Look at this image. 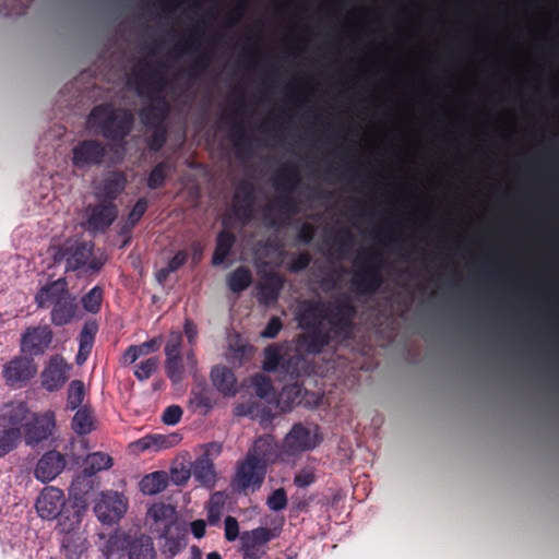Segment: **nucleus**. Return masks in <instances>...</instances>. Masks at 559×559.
Segmentation results:
<instances>
[{
  "label": "nucleus",
  "instance_id": "f257e3e1",
  "mask_svg": "<svg viewBox=\"0 0 559 559\" xmlns=\"http://www.w3.org/2000/svg\"><path fill=\"white\" fill-rule=\"evenodd\" d=\"M357 309L347 296H342L325 307L322 302L305 300L298 312L300 348L309 355H318L332 344L352 340Z\"/></svg>",
  "mask_w": 559,
  "mask_h": 559
},
{
  "label": "nucleus",
  "instance_id": "f03ea898",
  "mask_svg": "<svg viewBox=\"0 0 559 559\" xmlns=\"http://www.w3.org/2000/svg\"><path fill=\"white\" fill-rule=\"evenodd\" d=\"M163 63L155 64L144 61L132 72L130 85L138 95L145 97L150 103L140 110V118L144 126H163L169 114V104L163 92L167 85V79L162 71Z\"/></svg>",
  "mask_w": 559,
  "mask_h": 559
},
{
  "label": "nucleus",
  "instance_id": "7ed1b4c3",
  "mask_svg": "<svg viewBox=\"0 0 559 559\" xmlns=\"http://www.w3.org/2000/svg\"><path fill=\"white\" fill-rule=\"evenodd\" d=\"M35 508L43 520H57L60 530L78 528L86 510L82 500L67 501L63 491L53 486L41 490Z\"/></svg>",
  "mask_w": 559,
  "mask_h": 559
},
{
  "label": "nucleus",
  "instance_id": "20e7f679",
  "mask_svg": "<svg viewBox=\"0 0 559 559\" xmlns=\"http://www.w3.org/2000/svg\"><path fill=\"white\" fill-rule=\"evenodd\" d=\"M38 308H51L50 320L56 326L71 323L78 316L76 297L69 292L66 277H60L43 286L35 295Z\"/></svg>",
  "mask_w": 559,
  "mask_h": 559
},
{
  "label": "nucleus",
  "instance_id": "39448f33",
  "mask_svg": "<svg viewBox=\"0 0 559 559\" xmlns=\"http://www.w3.org/2000/svg\"><path fill=\"white\" fill-rule=\"evenodd\" d=\"M87 124L95 133L118 143L130 134L133 116L128 109L115 108L111 104H100L91 110Z\"/></svg>",
  "mask_w": 559,
  "mask_h": 559
},
{
  "label": "nucleus",
  "instance_id": "423d86ee",
  "mask_svg": "<svg viewBox=\"0 0 559 559\" xmlns=\"http://www.w3.org/2000/svg\"><path fill=\"white\" fill-rule=\"evenodd\" d=\"M94 243L83 240H66L53 252L56 263H66V272L82 271L84 274H96L105 264V259L94 257Z\"/></svg>",
  "mask_w": 559,
  "mask_h": 559
},
{
  "label": "nucleus",
  "instance_id": "0eeeda50",
  "mask_svg": "<svg viewBox=\"0 0 559 559\" xmlns=\"http://www.w3.org/2000/svg\"><path fill=\"white\" fill-rule=\"evenodd\" d=\"M380 254L372 251H365L355 261L359 267L352 277V290L358 296L374 295L383 284L379 263Z\"/></svg>",
  "mask_w": 559,
  "mask_h": 559
},
{
  "label": "nucleus",
  "instance_id": "6e6552de",
  "mask_svg": "<svg viewBox=\"0 0 559 559\" xmlns=\"http://www.w3.org/2000/svg\"><path fill=\"white\" fill-rule=\"evenodd\" d=\"M267 468L265 464L259 463L252 455H246L245 460L239 462L233 478L235 490L243 493L259 490L264 481Z\"/></svg>",
  "mask_w": 559,
  "mask_h": 559
},
{
  "label": "nucleus",
  "instance_id": "1a4fd4ad",
  "mask_svg": "<svg viewBox=\"0 0 559 559\" xmlns=\"http://www.w3.org/2000/svg\"><path fill=\"white\" fill-rule=\"evenodd\" d=\"M37 365L28 355L13 357L2 368V378L12 389H22L36 376Z\"/></svg>",
  "mask_w": 559,
  "mask_h": 559
},
{
  "label": "nucleus",
  "instance_id": "9d476101",
  "mask_svg": "<svg viewBox=\"0 0 559 559\" xmlns=\"http://www.w3.org/2000/svg\"><path fill=\"white\" fill-rule=\"evenodd\" d=\"M83 227L90 234H104L118 217V207L112 202L99 201L85 207Z\"/></svg>",
  "mask_w": 559,
  "mask_h": 559
},
{
  "label": "nucleus",
  "instance_id": "9b49d317",
  "mask_svg": "<svg viewBox=\"0 0 559 559\" xmlns=\"http://www.w3.org/2000/svg\"><path fill=\"white\" fill-rule=\"evenodd\" d=\"M280 535L277 528L257 527L240 534V552L243 559H261L269 542Z\"/></svg>",
  "mask_w": 559,
  "mask_h": 559
},
{
  "label": "nucleus",
  "instance_id": "f8f14e48",
  "mask_svg": "<svg viewBox=\"0 0 559 559\" xmlns=\"http://www.w3.org/2000/svg\"><path fill=\"white\" fill-rule=\"evenodd\" d=\"M56 425V414L51 409L32 414L31 419L23 425L25 443L35 447L48 440L53 435Z\"/></svg>",
  "mask_w": 559,
  "mask_h": 559
},
{
  "label": "nucleus",
  "instance_id": "ddd939ff",
  "mask_svg": "<svg viewBox=\"0 0 559 559\" xmlns=\"http://www.w3.org/2000/svg\"><path fill=\"white\" fill-rule=\"evenodd\" d=\"M106 146L97 140H82L72 148V163L78 169L100 165L106 156Z\"/></svg>",
  "mask_w": 559,
  "mask_h": 559
},
{
  "label": "nucleus",
  "instance_id": "4468645a",
  "mask_svg": "<svg viewBox=\"0 0 559 559\" xmlns=\"http://www.w3.org/2000/svg\"><path fill=\"white\" fill-rule=\"evenodd\" d=\"M182 335L180 332H171L165 345V371L173 383H179L183 379L185 365L181 355Z\"/></svg>",
  "mask_w": 559,
  "mask_h": 559
},
{
  "label": "nucleus",
  "instance_id": "2eb2a0df",
  "mask_svg": "<svg viewBox=\"0 0 559 559\" xmlns=\"http://www.w3.org/2000/svg\"><path fill=\"white\" fill-rule=\"evenodd\" d=\"M128 503L123 495L108 491L102 495L94 510L102 523L112 524L119 521L127 512Z\"/></svg>",
  "mask_w": 559,
  "mask_h": 559
},
{
  "label": "nucleus",
  "instance_id": "dca6fc26",
  "mask_svg": "<svg viewBox=\"0 0 559 559\" xmlns=\"http://www.w3.org/2000/svg\"><path fill=\"white\" fill-rule=\"evenodd\" d=\"M52 338L53 333L48 325L27 328L21 337V350L32 358L43 355L49 348Z\"/></svg>",
  "mask_w": 559,
  "mask_h": 559
},
{
  "label": "nucleus",
  "instance_id": "f3484780",
  "mask_svg": "<svg viewBox=\"0 0 559 559\" xmlns=\"http://www.w3.org/2000/svg\"><path fill=\"white\" fill-rule=\"evenodd\" d=\"M164 538L162 552L166 559H173L181 552L187 546L188 530L185 523L179 521H169L160 533Z\"/></svg>",
  "mask_w": 559,
  "mask_h": 559
},
{
  "label": "nucleus",
  "instance_id": "a211bd4d",
  "mask_svg": "<svg viewBox=\"0 0 559 559\" xmlns=\"http://www.w3.org/2000/svg\"><path fill=\"white\" fill-rule=\"evenodd\" d=\"M69 369L70 366L61 356H52L41 371V386L48 392L59 391L69 379Z\"/></svg>",
  "mask_w": 559,
  "mask_h": 559
},
{
  "label": "nucleus",
  "instance_id": "6ab92c4d",
  "mask_svg": "<svg viewBox=\"0 0 559 559\" xmlns=\"http://www.w3.org/2000/svg\"><path fill=\"white\" fill-rule=\"evenodd\" d=\"M320 442L317 432L298 423L295 424L284 439V449L288 454L312 450Z\"/></svg>",
  "mask_w": 559,
  "mask_h": 559
},
{
  "label": "nucleus",
  "instance_id": "aec40b11",
  "mask_svg": "<svg viewBox=\"0 0 559 559\" xmlns=\"http://www.w3.org/2000/svg\"><path fill=\"white\" fill-rule=\"evenodd\" d=\"M235 200L238 204L233 205V214L242 223L247 224L252 218L254 205V186L251 181L243 180L237 186Z\"/></svg>",
  "mask_w": 559,
  "mask_h": 559
},
{
  "label": "nucleus",
  "instance_id": "412c9836",
  "mask_svg": "<svg viewBox=\"0 0 559 559\" xmlns=\"http://www.w3.org/2000/svg\"><path fill=\"white\" fill-rule=\"evenodd\" d=\"M66 457L58 451H47L37 462L35 467V477L48 483L55 479L64 468Z\"/></svg>",
  "mask_w": 559,
  "mask_h": 559
},
{
  "label": "nucleus",
  "instance_id": "4be33fe9",
  "mask_svg": "<svg viewBox=\"0 0 559 559\" xmlns=\"http://www.w3.org/2000/svg\"><path fill=\"white\" fill-rule=\"evenodd\" d=\"M285 278L277 272L266 273L257 286V297L261 305L270 306L277 302L284 288Z\"/></svg>",
  "mask_w": 559,
  "mask_h": 559
},
{
  "label": "nucleus",
  "instance_id": "5701e85b",
  "mask_svg": "<svg viewBox=\"0 0 559 559\" xmlns=\"http://www.w3.org/2000/svg\"><path fill=\"white\" fill-rule=\"evenodd\" d=\"M128 559H156L157 554L152 537L146 534L124 536Z\"/></svg>",
  "mask_w": 559,
  "mask_h": 559
},
{
  "label": "nucleus",
  "instance_id": "b1692460",
  "mask_svg": "<svg viewBox=\"0 0 559 559\" xmlns=\"http://www.w3.org/2000/svg\"><path fill=\"white\" fill-rule=\"evenodd\" d=\"M29 408L25 402L13 401L3 406L0 412V427L17 428L22 431L24 421L29 415Z\"/></svg>",
  "mask_w": 559,
  "mask_h": 559
},
{
  "label": "nucleus",
  "instance_id": "393cba45",
  "mask_svg": "<svg viewBox=\"0 0 559 559\" xmlns=\"http://www.w3.org/2000/svg\"><path fill=\"white\" fill-rule=\"evenodd\" d=\"M301 181L299 168L294 164H285L276 173L273 187L278 194H293Z\"/></svg>",
  "mask_w": 559,
  "mask_h": 559
},
{
  "label": "nucleus",
  "instance_id": "a878e982",
  "mask_svg": "<svg viewBox=\"0 0 559 559\" xmlns=\"http://www.w3.org/2000/svg\"><path fill=\"white\" fill-rule=\"evenodd\" d=\"M191 474L201 486L212 489L216 484V472L209 453H203L193 462Z\"/></svg>",
  "mask_w": 559,
  "mask_h": 559
},
{
  "label": "nucleus",
  "instance_id": "bb28decb",
  "mask_svg": "<svg viewBox=\"0 0 559 559\" xmlns=\"http://www.w3.org/2000/svg\"><path fill=\"white\" fill-rule=\"evenodd\" d=\"M211 380L216 390L224 396H234L238 392L236 376L226 366H214L211 370Z\"/></svg>",
  "mask_w": 559,
  "mask_h": 559
},
{
  "label": "nucleus",
  "instance_id": "cd10ccee",
  "mask_svg": "<svg viewBox=\"0 0 559 559\" xmlns=\"http://www.w3.org/2000/svg\"><path fill=\"white\" fill-rule=\"evenodd\" d=\"M127 185V178L123 173L114 171L108 174L98 191V195L102 197V201L112 202L120 195Z\"/></svg>",
  "mask_w": 559,
  "mask_h": 559
},
{
  "label": "nucleus",
  "instance_id": "c85d7f7f",
  "mask_svg": "<svg viewBox=\"0 0 559 559\" xmlns=\"http://www.w3.org/2000/svg\"><path fill=\"white\" fill-rule=\"evenodd\" d=\"M181 438L178 433L160 435L153 433L147 435L135 443L141 451L154 450L159 451L177 445Z\"/></svg>",
  "mask_w": 559,
  "mask_h": 559
},
{
  "label": "nucleus",
  "instance_id": "c756f323",
  "mask_svg": "<svg viewBox=\"0 0 559 559\" xmlns=\"http://www.w3.org/2000/svg\"><path fill=\"white\" fill-rule=\"evenodd\" d=\"M76 528L60 530L63 533L61 550L68 559H80L85 550L84 539L75 532Z\"/></svg>",
  "mask_w": 559,
  "mask_h": 559
},
{
  "label": "nucleus",
  "instance_id": "7c9ffc66",
  "mask_svg": "<svg viewBox=\"0 0 559 559\" xmlns=\"http://www.w3.org/2000/svg\"><path fill=\"white\" fill-rule=\"evenodd\" d=\"M236 243V236L227 230H221L216 236V246L212 257L213 265H221L225 262Z\"/></svg>",
  "mask_w": 559,
  "mask_h": 559
},
{
  "label": "nucleus",
  "instance_id": "2f4dec72",
  "mask_svg": "<svg viewBox=\"0 0 559 559\" xmlns=\"http://www.w3.org/2000/svg\"><path fill=\"white\" fill-rule=\"evenodd\" d=\"M246 455H252L261 464L267 465L275 455V445L271 436L259 437Z\"/></svg>",
  "mask_w": 559,
  "mask_h": 559
},
{
  "label": "nucleus",
  "instance_id": "473e14b6",
  "mask_svg": "<svg viewBox=\"0 0 559 559\" xmlns=\"http://www.w3.org/2000/svg\"><path fill=\"white\" fill-rule=\"evenodd\" d=\"M71 427L80 436H85L92 432L95 428L93 409L87 405H83L78 408L72 418Z\"/></svg>",
  "mask_w": 559,
  "mask_h": 559
},
{
  "label": "nucleus",
  "instance_id": "72a5a7b5",
  "mask_svg": "<svg viewBox=\"0 0 559 559\" xmlns=\"http://www.w3.org/2000/svg\"><path fill=\"white\" fill-rule=\"evenodd\" d=\"M168 483V474L164 471H157L145 475L140 481V488L144 495L153 496L164 491Z\"/></svg>",
  "mask_w": 559,
  "mask_h": 559
},
{
  "label": "nucleus",
  "instance_id": "f704fd0d",
  "mask_svg": "<svg viewBox=\"0 0 559 559\" xmlns=\"http://www.w3.org/2000/svg\"><path fill=\"white\" fill-rule=\"evenodd\" d=\"M252 283V273L246 266H238L227 277L228 288L233 293H241L247 289Z\"/></svg>",
  "mask_w": 559,
  "mask_h": 559
},
{
  "label": "nucleus",
  "instance_id": "c9c22d12",
  "mask_svg": "<svg viewBox=\"0 0 559 559\" xmlns=\"http://www.w3.org/2000/svg\"><path fill=\"white\" fill-rule=\"evenodd\" d=\"M22 439V431L17 428L0 427V457L17 448Z\"/></svg>",
  "mask_w": 559,
  "mask_h": 559
},
{
  "label": "nucleus",
  "instance_id": "e433bc0d",
  "mask_svg": "<svg viewBox=\"0 0 559 559\" xmlns=\"http://www.w3.org/2000/svg\"><path fill=\"white\" fill-rule=\"evenodd\" d=\"M112 466V459L104 452H94L88 454L85 460L84 473L88 476L97 472L108 469Z\"/></svg>",
  "mask_w": 559,
  "mask_h": 559
},
{
  "label": "nucleus",
  "instance_id": "4c0bfd02",
  "mask_svg": "<svg viewBox=\"0 0 559 559\" xmlns=\"http://www.w3.org/2000/svg\"><path fill=\"white\" fill-rule=\"evenodd\" d=\"M170 164L166 160L157 163L148 174L146 185L150 189L162 188L170 175Z\"/></svg>",
  "mask_w": 559,
  "mask_h": 559
},
{
  "label": "nucleus",
  "instance_id": "58836bf2",
  "mask_svg": "<svg viewBox=\"0 0 559 559\" xmlns=\"http://www.w3.org/2000/svg\"><path fill=\"white\" fill-rule=\"evenodd\" d=\"M84 396L85 386L83 381H71L68 389L67 407L71 411L80 408L83 403Z\"/></svg>",
  "mask_w": 559,
  "mask_h": 559
},
{
  "label": "nucleus",
  "instance_id": "ea45409f",
  "mask_svg": "<svg viewBox=\"0 0 559 559\" xmlns=\"http://www.w3.org/2000/svg\"><path fill=\"white\" fill-rule=\"evenodd\" d=\"M147 514L155 522L178 521L176 510L170 504L155 503L148 509Z\"/></svg>",
  "mask_w": 559,
  "mask_h": 559
},
{
  "label": "nucleus",
  "instance_id": "a19ab883",
  "mask_svg": "<svg viewBox=\"0 0 559 559\" xmlns=\"http://www.w3.org/2000/svg\"><path fill=\"white\" fill-rule=\"evenodd\" d=\"M103 295L104 290L100 286L93 287L81 299L83 308L91 313L99 312L103 301Z\"/></svg>",
  "mask_w": 559,
  "mask_h": 559
},
{
  "label": "nucleus",
  "instance_id": "79ce46f5",
  "mask_svg": "<svg viewBox=\"0 0 559 559\" xmlns=\"http://www.w3.org/2000/svg\"><path fill=\"white\" fill-rule=\"evenodd\" d=\"M275 203L277 212L286 218L298 213L297 202L293 198V194H278Z\"/></svg>",
  "mask_w": 559,
  "mask_h": 559
},
{
  "label": "nucleus",
  "instance_id": "37998d69",
  "mask_svg": "<svg viewBox=\"0 0 559 559\" xmlns=\"http://www.w3.org/2000/svg\"><path fill=\"white\" fill-rule=\"evenodd\" d=\"M159 365V360L157 357H150L140 364L135 365L134 368V377L139 381H145L152 377V374L157 370Z\"/></svg>",
  "mask_w": 559,
  "mask_h": 559
},
{
  "label": "nucleus",
  "instance_id": "c03bdc74",
  "mask_svg": "<svg viewBox=\"0 0 559 559\" xmlns=\"http://www.w3.org/2000/svg\"><path fill=\"white\" fill-rule=\"evenodd\" d=\"M224 510V502L219 492H215L207 507V522L211 525H216L221 521Z\"/></svg>",
  "mask_w": 559,
  "mask_h": 559
},
{
  "label": "nucleus",
  "instance_id": "a18cd8bd",
  "mask_svg": "<svg viewBox=\"0 0 559 559\" xmlns=\"http://www.w3.org/2000/svg\"><path fill=\"white\" fill-rule=\"evenodd\" d=\"M255 394L261 399H270L274 395V386L271 380L263 374H255L252 378Z\"/></svg>",
  "mask_w": 559,
  "mask_h": 559
},
{
  "label": "nucleus",
  "instance_id": "49530a36",
  "mask_svg": "<svg viewBox=\"0 0 559 559\" xmlns=\"http://www.w3.org/2000/svg\"><path fill=\"white\" fill-rule=\"evenodd\" d=\"M211 57L206 52H202L199 58L192 63V66L188 69L187 75L191 81L198 80L209 68Z\"/></svg>",
  "mask_w": 559,
  "mask_h": 559
},
{
  "label": "nucleus",
  "instance_id": "de8ad7c7",
  "mask_svg": "<svg viewBox=\"0 0 559 559\" xmlns=\"http://www.w3.org/2000/svg\"><path fill=\"white\" fill-rule=\"evenodd\" d=\"M98 331V324L94 320H88L84 323L79 335V345L85 347H93L95 335Z\"/></svg>",
  "mask_w": 559,
  "mask_h": 559
},
{
  "label": "nucleus",
  "instance_id": "09e8293b",
  "mask_svg": "<svg viewBox=\"0 0 559 559\" xmlns=\"http://www.w3.org/2000/svg\"><path fill=\"white\" fill-rule=\"evenodd\" d=\"M150 128L153 129V132L151 133L148 138V148L154 152H158L162 150V147L165 145L167 140V130L163 126H151Z\"/></svg>",
  "mask_w": 559,
  "mask_h": 559
},
{
  "label": "nucleus",
  "instance_id": "8fccbe9b",
  "mask_svg": "<svg viewBox=\"0 0 559 559\" xmlns=\"http://www.w3.org/2000/svg\"><path fill=\"white\" fill-rule=\"evenodd\" d=\"M282 360V355L276 345H270L264 350V361L263 369L265 371H275L280 366Z\"/></svg>",
  "mask_w": 559,
  "mask_h": 559
},
{
  "label": "nucleus",
  "instance_id": "3c124183",
  "mask_svg": "<svg viewBox=\"0 0 559 559\" xmlns=\"http://www.w3.org/2000/svg\"><path fill=\"white\" fill-rule=\"evenodd\" d=\"M312 261V257L308 251H302L292 258L287 265L290 273H299L306 270Z\"/></svg>",
  "mask_w": 559,
  "mask_h": 559
},
{
  "label": "nucleus",
  "instance_id": "603ef678",
  "mask_svg": "<svg viewBox=\"0 0 559 559\" xmlns=\"http://www.w3.org/2000/svg\"><path fill=\"white\" fill-rule=\"evenodd\" d=\"M266 506L272 511H282L287 506V495L284 488L275 489L266 499Z\"/></svg>",
  "mask_w": 559,
  "mask_h": 559
},
{
  "label": "nucleus",
  "instance_id": "864d4df0",
  "mask_svg": "<svg viewBox=\"0 0 559 559\" xmlns=\"http://www.w3.org/2000/svg\"><path fill=\"white\" fill-rule=\"evenodd\" d=\"M147 207H148L147 200L145 198H140L133 205L132 210L130 211L128 218H127V224L130 227H134L140 222V219L143 217V215L147 211Z\"/></svg>",
  "mask_w": 559,
  "mask_h": 559
},
{
  "label": "nucleus",
  "instance_id": "5fc2aeb1",
  "mask_svg": "<svg viewBox=\"0 0 559 559\" xmlns=\"http://www.w3.org/2000/svg\"><path fill=\"white\" fill-rule=\"evenodd\" d=\"M301 389L297 384L284 386L280 393V402H287V407L292 408L293 404L300 403Z\"/></svg>",
  "mask_w": 559,
  "mask_h": 559
},
{
  "label": "nucleus",
  "instance_id": "6e6d98bb",
  "mask_svg": "<svg viewBox=\"0 0 559 559\" xmlns=\"http://www.w3.org/2000/svg\"><path fill=\"white\" fill-rule=\"evenodd\" d=\"M235 129H236L235 147H236V152H237L238 156H241L243 152H247L250 150L251 140L240 123L235 124Z\"/></svg>",
  "mask_w": 559,
  "mask_h": 559
},
{
  "label": "nucleus",
  "instance_id": "4d7b16f0",
  "mask_svg": "<svg viewBox=\"0 0 559 559\" xmlns=\"http://www.w3.org/2000/svg\"><path fill=\"white\" fill-rule=\"evenodd\" d=\"M317 479L313 468L305 467L296 473L294 477V485L298 488H307L312 485Z\"/></svg>",
  "mask_w": 559,
  "mask_h": 559
},
{
  "label": "nucleus",
  "instance_id": "13d9d810",
  "mask_svg": "<svg viewBox=\"0 0 559 559\" xmlns=\"http://www.w3.org/2000/svg\"><path fill=\"white\" fill-rule=\"evenodd\" d=\"M182 414V408L179 405H170L164 409L162 420L166 425L174 426L180 421Z\"/></svg>",
  "mask_w": 559,
  "mask_h": 559
},
{
  "label": "nucleus",
  "instance_id": "bf43d9fd",
  "mask_svg": "<svg viewBox=\"0 0 559 559\" xmlns=\"http://www.w3.org/2000/svg\"><path fill=\"white\" fill-rule=\"evenodd\" d=\"M191 475V468L182 464L181 467L171 468L169 477L175 485L182 486L187 484Z\"/></svg>",
  "mask_w": 559,
  "mask_h": 559
},
{
  "label": "nucleus",
  "instance_id": "052dcab7",
  "mask_svg": "<svg viewBox=\"0 0 559 559\" xmlns=\"http://www.w3.org/2000/svg\"><path fill=\"white\" fill-rule=\"evenodd\" d=\"M283 329V322L278 317H272L264 330L261 332V336L265 338H274L278 335Z\"/></svg>",
  "mask_w": 559,
  "mask_h": 559
},
{
  "label": "nucleus",
  "instance_id": "680f3d73",
  "mask_svg": "<svg viewBox=\"0 0 559 559\" xmlns=\"http://www.w3.org/2000/svg\"><path fill=\"white\" fill-rule=\"evenodd\" d=\"M162 336H156L146 342H143L142 344L136 345L140 357L157 352L162 345Z\"/></svg>",
  "mask_w": 559,
  "mask_h": 559
},
{
  "label": "nucleus",
  "instance_id": "e2e57ef3",
  "mask_svg": "<svg viewBox=\"0 0 559 559\" xmlns=\"http://www.w3.org/2000/svg\"><path fill=\"white\" fill-rule=\"evenodd\" d=\"M238 537L240 538L239 524H238L237 519L234 516H230V515L226 516V519H225V538L228 542H234Z\"/></svg>",
  "mask_w": 559,
  "mask_h": 559
},
{
  "label": "nucleus",
  "instance_id": "0e129e2a",
  "mask_svg": "<svg viewBox=\"0 0 559 559\" xmlns=\"http://www.w3.org/2000/svg\"><path fill=\"white\" fill-rule=\"evenodd\" d=\"M316 236L314 227L309 223H304L297 233V240L302 245H309Z\"/></svg>",
  "mask_w": 559,
  "mask_h": 559
},
{
  "label": "nucleus",
  "instance_id": "69168bd1",
  "mask_svg": "<svg viewBox=\"0 0 559 559\" xmlns=\"http://www.w3.org/2000/svg\"><path fill=\"white\" fill-rule=\"evenodd\" d=\"M337 251L343 252L353 245V236L349 230H340L335 234Z\"/></svg>",
  "mask_w": 559,
  "mask_h": 559
},
{
  "label": "nucleus",
  "instance_id": "338daca9",
  "mask_svg": "<svg viewBox=\"0 0 559 559\" xmlns=\"http://www.w3.org/2000/svg\"><path fill=\"white\" fill-rule=\"evenodd\" d=\"M188 260V252L186 250L178 251L168 262V271H178Z\"/></svg>",
  "mask_w": 559,
  "mask_h": 559
},
{
  "label": "nucleus",
  "instance_id": "774afa93",
  "mask_svg": "<svg viewBox=\"0 0 559 559\" xmlns=\"http://www.w3.org/2000/svg\"><path fill=\"white\" fill-rule=\"evenodd\" d=\"M140 358V354L138 352L136 345H130L123 353L121 357V364L124 366H129L134 364Z\"/></svg>",
  "mask_w": 559,
  "mask_h": 559
}]
</instances>
